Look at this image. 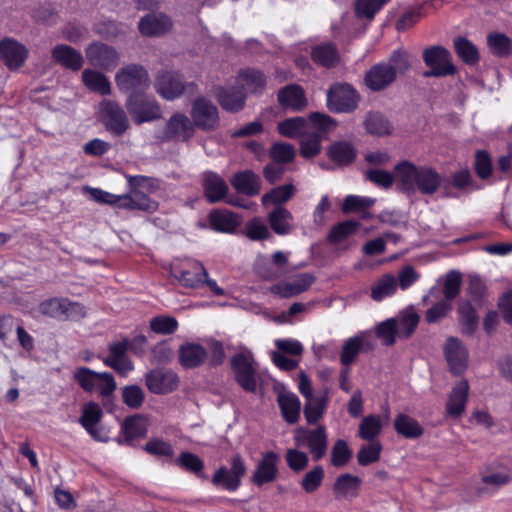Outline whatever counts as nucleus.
Listing matches in <instances>:
<instances>
[{"mask_svg": "<svg viewBox=\"0 0 512 512\" xmlns=\"http://www.w3.org/2000/svg\"><path fill=\"white\" fill-rule=\"evenodd\" d=\"M396 182L402 192L432 195L438 191L442 176L430 166H416L409 161H403L395 166Z\"/></svg>", "mask_w": 512, "mask_h": 512, "instance_id": "nucleus-1", "label": "nucleus"}, {"mask_svg": "<svg viewBox=\"0 0 512 512\" xmlns=\"http://www.w3.org/2000/svg\"><path fill=\"white\" fill-rule=\"evenodd\" d=\"M73 381L86 393H97L102 404L108 408L117 389L115 377L110 372H97L86 366L76 367L72 373Z\"/></svg>", "mask_w": 512, "mask_h": 512, "instance_id": "nucleus-2", "label": "nucleus"}, {"mask_svg": "<svg viewBox=\"0 0 512 512\" xmlns=\"http://www.w3.org/2000/svg\"><path fill=\"white\" fill-rule=\"evenodd\" d=\"M38 312L45 317L60 321H77L86 316V308L83 304L66 297H51L41 301Z\"/></svg>", "mask_w": 512, "mask_h": 512, "instance_id": "nucleus-3", "label": "nucleus"}, {"mask_svg": "<svg viewBox=\"0 0 512 512\" xmlns=\"http://www.w3.org/2000/svg\"><path fill=\"white\" fill-rule=\"evenodd\" d=\"M125 106L137 125L152 122L162 117L161 107L157 100L144 91L130 93Z\"/></svg>", "mask_w": 512, "mask_h": 512, "instance_id": "nucleus-4", "label": "nucleus"}, {"mask_svg": "<svg viewBox=\"0 0 512 512\" xmlns=\"http://www.w3.org/2000/svg\"><path fill=\"white\" fill-rule=\"evenodd\" d=\"M230 467L220 466L211 478V483L223 490L235 492L242 484V479L247 474V465L244 458L236 453L229 460Z\"/></svg>", "mask_w": 512, "mask_h": 512, "instance_id": "nucleus-5", "label": "nucleus"}, {"mask_svg": "<svg viewBox=\"0 0 512 512\" xmlns=\"http://www.w3.org/2000/svg\"><path fill=\"white\" fill-rule=\"evenodd\" d=\"M422 58L425 65L430 68V70L424 72L425 77L452 76L457 72L450 51L441 45L425 48Z\"/></svg>", "mask_w": 512, "mask_h": 512, "instance_id": "nucleus-6", "label": "nucleus"}, {"mask_svg": "<svg viewBox=\"0 0 512 512\" xmlns=\"http://www.w3.org/2000/svg\"><path fill=\"white\" fill-rule=\"evenodd\" d=\"M115 82L121 92H143L150 85L147 69L140 64H128L122 67L115 75Z\"/></svg>", "mask_w": 512, "mask_h": 512, "instance_id": "nucleus-7", "label": "nucleus"}, {"mask_svg": "<svg viewBox=\"0 0 512 512\" xmlns=\"http://www.w3.org/2000/svg\"><path fill=\"white\" fill-rule=\"evenodd\" d=\"M359 102L356 90L347 83H337L327 92V107L334 113H351Z\"/></svg>", "mask_w": 512, "mask_h": 512, "instance_id": "nucleus-8", "label": "nucleus"}, {"mask_svg": "<svg viewBox=\"0 0 512 512\" xmlns=\"http://www.w3.org/2000/svg\"><path fill=\"white\" fill-rule=\"evenodd\" d=\"M191 117L195 127L203 131H214L219 127V111L215 104L205 97H198L192 103Z\"/></svg>", "mask_w": 512, "mask_h": 512, "instance_id": "nucleus-9", "label": "nucleus"}, {"mask_svg": "<svg viewBox=\"0 0 512 512\" xmlns=\"http://www.w3.org/2000/svg\"><path fill=\"white\" fill-rule=\"evenodd\" d=\"M236 383L245 391L255 393L257 389L256 370L252 358L236 353L230 360Z\"/></svg>", "mask_w": 512, "mask_h": 512, "instance_id": "nucleus-10", "label": "nucleus"}, {"mask_svg": "<svg viewBox=\"0 0 512 512\" xmlns=\"http://www.w3.org/2000/svg\"><path fill=\"white\" fill-rule=\"evenodd\" d=\"M376 347V341L371 331H362L344 341L340 353V362L349 367L355 363L361 351H371Z\"/></svg>", "mask_w": 512, "mask_h": 512, "instance_id": "nucleus-11", "label": "nucleus"}, {"mask_svg": "<svg viewBox=\"0 0 512 512\" xmlns=\"http://www.w3.org/2000/svg\"><path fill=\"white\" fill-rule=\"evenodd\" d=\"M145 385L151 393L164 395L178 388L179 377L171 369L155 368L145 374Z\"/></svg>", "mask_w": 512, "mask_h": 512, "instance_id": "nucleus-12", "label": "nucleus"}, {"mask_svg": "<svg viewBox=\"0 0 512 512\" xmlns=\"http://www.w3.org/2000/svg\"><path fill=\"white\" fill-rule=\"evenodd\" d=\"M156 92L166 100L179 98L185 90L182 74L174 71H161L155 79Z\"/></svg>", "mask_w": 512, "mask_h": 512, "instance_id": "nucleus-13", "label": "nucleus"}, {"mask_svg": "<svg viewBox=\"0 0 512 512\" xmlns=\"http://www.w3.org/2000/svg\"><path fill=\"white\" fill-rule=\"evenodd\" d=\"M215 97L223 110L229 113H238L245 107L247 93L241 86H218Z\"/></svg>", "mask_w": 512, "mask_h": 512, "instance_id": "nucleus-14", "label": "nucleus"}, {"mask_svg": "<svg viewBox=\"0 0 512 512\" xmlns=\"http://www.w3.org/2000/svg\"><path fill=\"white\" fill-rule=\"evenodd\" d=\"M90 63L107 71L113 70L119 62V54L115 48L105 43L94 42L86 49Z\"/></svg>", "mask_w": 512, "mask_h": 512, "instance_id": "nucleus-15", "label": "nucleus"}, {"mask_svg": "<svg viewBox=\"0 0 512 512\" xmlns=\"http://www.w3.org/2000/svg\"><path fill=\"white\" fill-rule=\"evenodd\" d=\"M201 186L206 201L210 204L223 201L229 192V187L217 172L205 171L201 175Z\"/></svg>", "mask_w": 512, "mask_h": 512, "instance_id": "nucleus-16", "label": "nucleus"}, {"mask_svg": "<svg viewBox=\"0 0 512 512\" xmlns=\"http://www.w3.org/2000/svg\"><path fill=\"white\" fill-rule=\"evenodd\" d=\"M279 455L274 451L263 454L255 467L251 482L257 487L274 482L278 477Z\"/></svg>", "mask_w": 512, "mask_h": 512, "instance_id": "nucleus-17", "label": "nucleus"}, {"mask_svg": "<svg viewBox=\"0 0 512 512\" xmlns=\"http://www.w3.org/2000/svg\"><path fill=\"white\" fill-rule=\"evenodd\" d=\"M103 123L107 131L115 136L123 135L129 128V121L122 107L112 101L103 103Z\"/></svg>", "mask_w": 512, "mask_h": 512, "instance_id": "nucleus-18", "label": "nucleus"}, {"mask_svg": "<svg viewBox=\"0 0 512 512\" xmlns=\"http://www.w3.org/2000/svg\"><path fill=\"white\" fill-rule=\"evenodd\" d=\"M172 275L186 288H199L207 277L205 267L198 261H188L172 269Z\"/></svg>", "mask_w": 512, "mask_h": 512, "instance_id": "nucleus-19", "label": "nucleus"}, {"mask_svg": "<svg viewBox=\"0 0 512 512\" xmlns=\"http://www.w3.org/2000/svg\"><path fill=\"white\" fill-rule=\"evenodd\" d=\"M28 55V49L17 40L7 37L0 41V58L9 70L20 68Z\"/></svg>", "mask_w": 512, "mask_h": 512, "instance_id": "nucleus-20", "label": "nucleus"}, {"mask_svg": "<svg viewBox=\"0 0 512 512\" xmlns=\"http://www.w3.org/2000/svg\"><path fill=\"white\" fill-rule=\"evenodd\" d=\"M443 350L450 371L454 374L464 372L468 365V352L462 342L456 337H449Z\"/></svg>", "mask_w": 512, "mask_h": 512, "instance_id": "nucleus-21", "label": "nucleus"}, {"mask_svg": "<svg viewBox=\"0 0 512 512\" xmlns=\"http://www.w3.org/2000/svg\"><path fill=\"white\" fill-rule=\"evenodd\" d=\"M166 140L189 141L194 135V124L183 113L173 114L164 129Z\"/></svg>", "mask_w": 512, "mask_h": 512, "instance_id": "nucleus-22", "label": "nucleus"}, {"mask_svg": "<svg viewBox=\"0 0 512 512\" xmlns=\"http://www.w3.org/2000/svg\"><path fill=\"white\" fill-rule=\"evenodd\" d=\"M277 100L284 110L293 112H300L307 106L304 89L298 84H289L279 89Z\"/></svg>", "mask_w": 512, "mask_h": 512, "instance_id": "nucleus-23", "label": "nucleus"}, {"mask_svg": "<svg viewBox=\"0 0 512 512\" xmlns=\"http://www.w3.org/2000/svg\"><path fill=\"white\" fill-rule=\"evenodd\" d=\"M208 359V351L195 342L182 344L178 350V361L184 369H195L202 366Z\"/></svg>", "mask_w": 512, "mask_h": 512, "instance_id": "nucleus-24", "label": "nucleus"}, {"mask_svg": "<svg viewBox=\"0 0 512 512\" xmlns=\"http://www.w3.org/2000/svg\"><path fill=\"white\" fill-rule=\"evenodd\" d=\"M230 184L237 193L248 197L257 196L261 191L260 177L249 169L234 173Z\"/></svg>", "mask_w": 512, "mask_h": 512, "instance_id": "nucleus-25", "label": "nucleus"}, {"mask_svg": "<svg viewBox=\"0 0 512 512\" xmlns=\"http://www.w3.org/2000/svg\"><path fill=\"white\" fill-rule=\"evenodd\" d=\"M103 411L100 405L96 402L90 401L83 405L82 414L79 418V423L86 430V432L96 441H104L101 436L97 425L101 422Z\"/></svg>", "mask_w": 512, "mask_h": 512, "instance_id": "nucleus-26", "label": "nucleus"}, {"mask_svg": "<svg viewBox=\"0 0 512 512\" xmlns=\"http://www.w3.org/2000/svg\"><path fill=\"white\" fill-rule=\"evenodd\" d=\"M395 71L388 64L374 65L365 75V83L372 91H380L391 85L396 79Z\"/></svg>", "mask_w": 512, "mask_h": 512, "instance_id": "nucleus-27", "label": "nucleus"}, {"mask_svg": "<svg viewBox=\"0 0 512 512\" xmlns=\"http://www.w3.org/2000/svg\"><path fill=\"white\" fill-rule=\"evenodd\" d=\"M315 277L309 273L298 275L292 282H279L271 287V293L281 298H291L307 290Z\"/></svg>", "mask_w": 512, "mask_h": 512, "instance_id": "nucleus-28", "label": "nucleus"}, {"mask_svg": "<svg viewBox=\"0 0 512 512\" xmlns=\"http://www.w3.org/2000/svg\"><path fill=\"white\" fill-rule=\"evenodd\" d=\"M211 228L221 233H234L240 225L239 217L236 213L226 209H214L208 215Z\"/></svg>", "mask_w": 512, "mask_h": 512, "instance_id": "nucleus-29", "label": "nucleus"}, {"mask_svg": "<svg viewBox=\"0 0 512 512\" xmlns=\"http://www.w3.org/2000/svg\"><path fill=\"white\" fill-rule=\"evenodd\" d=\"M171 27L170 18L164 14H147L140 19L138 24L140 33L148 37L164 35Z\"/></svg>", "mask_w": 512, "mask_h": 512, "instance_id": "nucleus-30", "label": "nucleus"}, {"mask_svg": "<svg viewBox=\"0 0 512 512\" xmlns=\"http://www.w3.org/2000/svg\"><path fill=\"white\" fill-rule=\"evenodd\" d=\"M51 54L54 61L66 69L79 71L83 66L82 54L69 45L58 44L52 49Z\"/></svg>", "mask_w": 512, "mask_h": 512, "instance_id": "nucleus-31", "label": "nucleus"}, {"mask_svg": "<svg viewBox=\"0 0 512 512\" xmlns=\"http://www.w3.org/2000/svg\"><path fill=\"white\" fill-rule=\"evenodd\" d=\"M469 385L467 381H460L452 389L448 401L446 403V413L450 417H460L466 406Z\"/></svg>", "mask_w": 512, "mask_h": 512, "instance_id": "nucleus-32", "label": "nucleus"}, {"mask_svg": "<svg viewBox=\"0 0 512 512\" xmlns=\"http://www.w3.org/2000/svg\"><path fill=\"white\" fill-rule=\"evenodd\" d=\"M309 121L311 120L300 116L287 118L278 123L277 131L287 138L303 137L309 133Z\"/></svg>", "mask_w": 512, "mask_h": 512, "instance_id": "nucleus-33", "label": "nucleus"}, {"mask_svg": "<svg viewBox=\"0 0 512 512\" xmlns=\"http://www.w3.org/2000/svg\"><path fill=\"white\" fill-rule=\"evenodd\" d=\"M238 78L247 87L249 92L254 95H260L266 88L267 76L259 69L244 68L238 73Z\"/></svg>", "mask_w": 512, "mask_h": 512, "instance_id": "nucleus-34", "label": "nucleus"}, {"mask_svg": "<svg viewBox=\"0 0 512 512\" xmlns=\"http://www.w3.org/2000/svg\"><path fill=\"white\" fill-rule=\"evenodd\" d=\"M121 430L124 441L128 445H132L134 440L144 438L147 434L144 418L140 414L127 416L122 423Z\"/></svg>", "mask_w": 512, "mask_h": 512, "instance_id": "nucleus-35", "label": "nucleus"}, {"mask_svg": "<svg viewBox=\"0 0 512 512\" xmlns=\"http://www.w3.org/2000/svg\"><path fill=\"white\" fill-rule=\"evenodd\" d=\"M278 405L283 419L289 424L299 420L301 403L296 394L287 392L278 396Z\"/></svg>", "mask_w": 512, "mask_h": 512, "instance_id": "nucleus-36", "label": "nucleus"}, {"mask_svg": "<svg viewBox=\"0 0 512 512\" xmlns=\"http://www.w3.org/2000/svg\"><path fill=\"white\" fill-rule=\"evenodd\" d=\"M309 119L314 125L311 139L303 140L300 145V154L304 158H312L320 153V111L312 112Z\"/></svg>", "mask_w": 512, "mask_h": 512, "instance_id": "nucleus-37", "label": "nucleus"}, {"mask_svg": "<svg viewBox=\"0 0 512 512\" xmlns=\"http://www.w3.org/2000/svg\"><path fill=\"white\" fill-rule=\"evenodd\" d=\"M293 216L291 212L283 206H276L268 214V223L271 229L278 235H287L291 231V222Z\"/></svg>", "mask_w": 512, "mask_h": 512, "instance_id": "nucleus-38", "label": "nucleus"}, {"mask_svg": "<svg viewBox=\"0 0 512 512\" xmlns=\"http://www.w3.org/2000/svg\"><path fill=\"white\" fill-rule=\"evenodd\" d=\"M394 429L407 439H417L424 433V428L416 419L401 413L394 419Z\"/></svg>", "mask_w": 512, "mask_h": 512, "instance_id": "nucleus-39", "label": "nucleus"}, {"mask_svg": "<svg viewBox=\"0 0 512 512\" xmlns=\"http://www.w3.org/2000/svg\"><path fill=\"white\" fill-rule=\"evenodd\" d=\"M82 82L90 91L99 93L102 96L111 93V84L108 78L96 70L85 69L82 72Z\"/></svg>", "mask_w": 512, "mask_h": 512, "instance_id": "nucleus-40", "label": "nucleus"}, {"mask_svg": "<svg viewBox=\"0 0 512 512\" xmlns=\"http://www.w3.org/2000/svg\"><path fill=\"white\" fill-rule=\"evenodd\" d=\"M288 263V257L282 251H276L272 254L271 262L263 266H258V274L267 280L278 278L285 270Z\"/></svg>", "mask_w": 512, "mask_h": 512, "instance_id": "nucleus-41", "label": "nucleus"}, {"mask_svg": "<svg viewBox=\"0 0 512 512\" xmlns=\"http://www.w3.org/2000/svg\"><path fill=\"white\" fill-rule=\"evenodd\" d=\"M398 287L397 278L392 274H384L371 286V298L374 301H381L393 295Z\"/></svg>", "mask_w": 512, "mask_h": 512, "instance_id": "nucleus-42", "label": "nucleus"}, {"mask_svg": "<svg viewBox=\"0 0 512 512\" xmlns=\"http://www.w3.org/2000/svg\"><path fill=\"white\" fill-rule=\"evenodd\" d=\"M296 188L293 184H284L272 188L266 192L261 199L263 206L275 205L282 206L288 202L295 194Z\"/></svg>", "mask_w": 512, "mask_h": 512, "instance_id": "nucleus-43", "label": "nucleus"}, {"mask_svg": "<svg viewBox=\"0 0 512 512\" xmlns=\"http://www.w3.org/2000/svg\"><path fill=\"white\" fill-rule=\"evenodd\" d=\"M383 429V421L379 415L371 414L363 417L361 420L357 435L366 441H376L375 439L381 434Z\"/></svg>", "mask_w": 512, "mask_h": 512, "instance_id": "nucleus-44", "label": "nucleus"}, {"mask_svg": "<svg viewBox=\"0 0 512 512\" xmlns=\"http://www.w3.org/2000/svg\"><path fill=\"white\" fill-rule=\"evenodd\" d=\"M109 356L104 359V364L115 370H121L126 360V354L129 350L127 338L121 341L112 342L108 346Z\"/></svg>", "mask_w": 512, "mask_h": 512, "instance_id": "nucleus-45", "label": "nucleus"}, {"mask_svg": "<svg viewBox=\"0 0 512 512\" xmlns=\"http://www.w3.org/2000/svg\"><path fill=\"white\" fill-rule=\"evenodd\" d=\"M174 462L182 470L193 473L199 478L207 479V476L203 473L204 461L198 455L183 451Z\"/></svg>", "mask_w": 512, "mask_h": 512, "instance_id": "nucleus-46", "label": "nucleus"}, {"mask_svg": "<svg viewBox=\"0 0 512 512\" xmlns=\"http://www.w3.org/2000/svg\"><path fill=\"white\" fill-rule=\"evenodd\" d=\"M327 154L333 162L339 165H347L351 163L356 156L354 147L347 141L333 143L328 149Z\"/></svg>", "mask_w": 512, "mask_h": 512, "instance_id": "nucleus-47", "label": "nucleus"}, {"mask_svg": "<svg viewBox=\"0 0 512 512\" xmlns=\"http://www.w3.org/2000/svg\"><path fill=\"white\" fill-rule=\"evenodd\" d=\"M453 46L458 57L467 65H475L479 61V51L477 47L465 37H457L453 41Z\"/></svg>", "mask_w": 512, "mask_h": 512, "instance_id": "nucleus-48", "label": "nucleus"}, {"mask_svg": "<svg viewBox=\"0 0 512 512\" xmlns=\"http://www.w3.org/2000/svg\"><path fill=\"white\" fill-rule=\"evenodd\" d=\"M298 443L309 449L314 460L320 459V426L315 429H301L297 435Z\"/></svg>", "mask_w": 512, "mask_h": 512, "instance_id": "nucleus-49", "label": "nucleus"}, {"mask_svg": "<svg viewBox=\"0 0 512 512\" xmlns=\"http://www.w3.org/2000/svg\"><path fill=\"white\" fill-rule=\"evenodd\" d=\"M361 479L351 474L340 475L335 484L334 491L337 497L352 498L358 493Z\"/></svg>", "mask_w": 512, "mask_h": 512, "instance_id": "nucleus-50", "label": "nucleus"}, {"mask_svg": "<svg viewBox=\"0 0 512 512\" xmlns=\"http://www.w3.org/2000/svg\"><path fill=\"white\" fill-rule=\"evenodd\" d=\"M364 125L367 132L372 135L386 136L392 132V126L388 119L377 112L368 113Z\"/></svg>", "mask_w": 512, "mask_h": 512, "instance_id": "nucleus-51", "label": "nucleus"}, {"mask_svg": "<svg viewBox=\"0 0 512 512\" xmlns=\"http://www.w3.org/2000/svg\"><path fill=\"white\" fill-rule=\"evenodd\" d=\"M375 335L386 346H392L400 336L397 318L387 319L375 327Z\"/></svg>", "mask_w": 512, "mask_h": 512, "instance_id": "nucleus-52", "label": "nucleus"}, {"mask_svg": "<svg viewBox=\"0 0 512 512\" xmlns=\"http://www.w3.org/2000/svg\"><path fill=\"white\" fill-rule=\"evenodd\" d=\"M359 223L354 220H347L341 222L333 227L328 235V241L333 245H339L346 241V239L355 233Z\"/></svg>", "mask_w": 512, "mask_h": 512, "instance_id": "nucleus-53", "label": "nucleus"}, {"mask_svg": "<svg viewBox=\"0 0 512 512\" xmlns=\"http://www.w3.org/2000/svg\"><path fill=\"white\" fill-rule=\"evenodd\" d=\"M458 314L463 333L468 335L473 334L478 325V317L471 304L469 302H461L458 308Z\"/></svg>", "mask_w": 512, "mask_h": 512, "instance_id": "nucleus-54", "label": "nucleus"}, {"mask_svg": "<svg viewBox=\"0 0 512 512\" xmlns=\"http://www.w3.org/2000/svg\"><path fill=\"white\" fill-rule=\"evenodd\" d=\"M121 395L123 403L132 410L141 408L145 401V393L143 389L136 384L122 387Z\"/></svg>", "mask_w": 512, "mask_h": 512, "instance_id": "nucleus-55", "label": "nucleus"}, {"mask_svg": "<svg viewBox=\"0 0 512 512\" xmlns=\"http://www.w3.org/2000/svg\"><path fill=\"white\" fill-rule=\"evenodd\" d=\"M487 44L491 52L499 57L508 56L512 50L511 40L503 33L489 34Z\"/></svg>", "mask_w": 512, "mask_h": 512, "instance_id": "nucleus-56", "label": "nucleus"}, {"mask_svg": "<svg viewBox=\"0 0 512 512\" xmlns=\"http://www.w3.org/2000/svg\"><path fill=\"white\" fill-rule=\"evenodd\" d=\"M270 158L273 162L278 164H288L293 161L295 157V149L293 145L286 142L274 143L269 152Z\"/></svg>", "mask_w": 512, "mask_h": 512, "instance_id": "nucleus-57", "label": "nucleus"}, {"mask_svg": "<svg viewBox=\"0 0 512 512\" xmlns=\"http://www.w3.org/2000/svg\"><path fill=\"white\" fill-rule=\"evenodd\" d=\"M382 445L379 441H370L369 444L362 445L357 453V461L361 466H367L380 459Z\"/></svg>", "mask_w": 512, "mask_h": 512, "instance_id": "nucleus-58", "label": "nucleus"}, {"mask_svg": "<svg viewBox=\"0 0 512 512\" xmlns=\"http://www.w3.org/2000/svg\"><path fill=\"white\" fill-rule=\"evenodd\" d=\"M150 329L156 334L170 335L177 331L178 321L172 316H155L150 320Z\"/></svg>", "mask_w": 512, "mask_h": 512, "instance_id": "nucleus-59", "label": "nucleus"}, {"mask_svg": "<svg viewBox=\"0 0 512 512\" xmlns=\"http://www.w3.org/2000/svg\"><path fill=\"white\" fill-rule=\"evenodd\" d=\"M245 234L253 241L266 240L271 237L267 225L258 217L252 218L245 224Z\"/></svg>", "mask_w": 512, "mask_h": 512, "instance_id": "nucleus-60", "label": "nucleus"}, {"mask_svg": "<svg viewBox=\"0 0 512 512\" xmlns=\"http://www.w3.org/2000/svg\"><path fill=\"white\" fill-rule=\"evenodd\" d=\"M395 71V75L403 74L411 67L410 55L403 49L393 51L386 63Z\"/></svg>", "mask_w": 512, "mask_h": 512, "instance_id": "nucleus-61", "label": "nucleus"}, {"mask_svg": "<svg viewBox=\"0 0 512 512\" xmlns=\"http://www.w3.org/2000/svg\"><path fill=\"white\" fill-rule=\"evenodd\" d=\"M374 203L375 199L373 198L348 195L344 200L342 210L346 213L362 212L371 207Z\"/></svg>", "mask_w": 512, "mask_h": 512, "instance_id": "nucleus-62", "label": "nucleus"}, {"mask_svg": "<svg viewBox=\"0 0 512 512\" xmlns=\"http://www.w3.org/2000/svg\"><path fill=\"white\" fill-rule=\"evenodd\" d=\"M398 320L400 336L408 338L414 332L419 322L418 314L413 311H405Z\"/></svg>", "mask_w": 512, "mask_h": 512, "instance_id": "nucleus-63", "label": "nucleus"}, {"mask_svg": "<svg viewBox=\"0 0 512 512\" xmlns=\"http://www.w3.org/2000/svg\"><path fill=\"white\" fill-rule=\"evenodd\" d=\"M144 450L154 456H163L171 459L174 456V449L169 442L162 439H151L145 446Z\"/></svg>", "mask_w": 512, "mask_h": 512, "instance_id": "nucleus-64", "label": "nucleus"}]
</instances>
